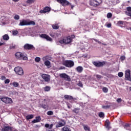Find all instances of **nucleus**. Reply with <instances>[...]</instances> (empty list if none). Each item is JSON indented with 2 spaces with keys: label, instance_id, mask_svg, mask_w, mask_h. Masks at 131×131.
Returning <instances> with one entry per match:
<instances>
[{
  "label": "nucleus",
  "instance_id": "1",
  "mask_svg": "<svg viewBox=\"0 0 131 131\" xmlns=\"http://www.w3.org/2000/svg\"><path fill=\"white\" fill-rule=\"evenodd\" d=\"M15 56L16 59L19 60H27L28 59L27 57L25 56L24 54L21 52H16L15 54Z\"/></svg>",
  "mask_w": 131,
  "mask_h": 131
},
{
  "label": "nucleus",
  "instance_id": "2",
  "mask_svg": "<svg viewBox=\"0 0 131 131\" xmlns=\"http://www.w3.org/2000/svg\"><path fill=\"white\" fill-rule=\"evenodd\" d=\"M63 66L66 68H71L74 66V62L71 60H66L63 61Z\"/></svg>",
  "mask_w": 131,
  "mask_h": 131
},
{
  "label": "nucleus",
  "instance_id": "3",
  "mask_svg": "<svg viewBox=\"0 0 131 131\" xmlns=\"http://www.w3.org/2000/svg\"><path fill=\"white\" fill-rule=\"evenodd\" d=\"M14 71L16 75L19 76H23L24 75V71H23V69L20 67H16L14 68Z\"/></svg>",
  "mask_w": 131,
  "mask_h": 131
},
{
  "label": "nucleus",
  "instance_id": "4",
  "mask_svg": "<svg viewBox=\"0 0 131 131\" xmlns=\"http://www.w3.org/2000/svg\"><path fill=\"white\" fill-rule=\"evenodd\" d=\"M0 99L2 102H3L6 104H11L13 103V100L11 98L4 97L0 98Z\"/></svg>",
  "mask_w": 131,
  "mask_h": 131
},
{
  "label": "nucleus",
  "instance_id": "5",
  "mask_svg": "<svg viewBox=\"0 0 131 131\" xmlns=\"http://www.w3.org/2000/svg\"><path fill=\"white\" fill-rule=\"evenodd\" d=\"M106 64L105 61H93V64L97 68L102 67Z\"/></svg>",
  "mask_w": 131,
  "mask_h": 131
},
{
  "label": "nucleus",
  "instance_id": "6",
  "mask_svg": "<svg viewBox=\"0 0 131 131\" xmlns=\"http://www.w3.org/2000/svg\"><path fill=\"white\" fill-rule=\"evenodd\" d=\"M59 77L60 78L63 79L64 80L70 82L71 80L70 77L66 73L60 74Z\"/></svg>",
  "mask_w": 131,
  "mask_h": 131
},
{
  "label": "nucleus",
  "instance_id": "7",
  "mask_svg": "<svg viewBox=\"0 0 131 131\" xmlns=\"http://www.w3.org/2000/svg\"><path fill=\"white\" fill-rule=\"evenodd\" d=\"M24 48L25 50H35V48L34 46L31 44L29 43H26L24 46Z\"/></svg>",
  "mask_w": 131,
  "mask_h": 131
},
{
  "label": "nucleus",
  "instance_id": "8",
  "mask_svg": "<svg viewBox=\"0 0 131 131\" xmlns=\"http://www.w3.org/2000/svg\"><path fill=\"white\" fill-rule=\"evenodd\" d=\"M102 3V0H91V6L93 7H98Z\"/></svg>",
  "mask_w": 131,
  "mask_h": 131
},
{
  "label": "nucleus",
  "instance_id": "9",
  "mask_svg": "<svg viewBox=\"0 0 131 131\" xmlns=\"http://www.w3.org/2000/svg\"><path fill=\"white\" fill-rule=\"evenodd\" d=\"M51 8L49 6L45 7L43 10H41L39 11V13L40 14H48V13L51 12Z\"/></svg>",
  "mask_w": 131,
  "mask_h": 131
},
{
  "label": "nucleus",
  "instance_id": "10",
  "mask_svg": "<svg viewBox=\"0 0 131 131\" xmlns=\"http://www.w3.org/2000/svg\"><path fill=\"white\" fill-rule=\"evenodd\" d=\"M66 124V122L64 121V120L61 119L59 122H57L56 127V128L61 127L65 126Z\"/></svg>",
  "mask_w": 131,
  "mask_h": 131
},
{
  "label": "nucleus",
  "instance_id": "11",
  "mask_svg": "<svg viewBox=\"0 0 131 131\" xmlns=\"http://www.w3.org/2000/svg\"><path fill=\"white\" fill-rule=\"evenodd\" d=\"M57 3L60 4L63 7H66V6H69L70 3L67 0H56Z\"/></svg>",
  "mask_w": 131,
  "mask_h": 131
},
{
  "label": "nucleus",
  "instance_id": "12",
  "mask_svg": "<svg viewBox=\"0 0 131 131\" xmlns=\"http://www.w3.org/2000/svg\"><path fill=\"white\" fill-rule=\"evenodd\" d=\"M41 77L46 82H49L51 80V76L48 74H43Z\"/></svg>",
  "mask_w": 131,
  "mask_h": 131
},
{
  "label": "nucleus",
  "instance_id": "13",
  "mask_svg": "<svg viewBox=\"0 0 131 131\" xmlns=\"http://www.w3.org/2000/svg\"><path fill=\"white\" fill-rule=\"evenodd\" d=\"M40 37L43 39H46L47 41H53V39L51 38L49 35L46 34H41L40 35Z\"/></svg>",
  "mask_w": 131,
  "mask_h": 131
},
{
  "label": "nucleus",
  "instance_id": "14",
  "mask_svg": "<svg viewBox=\"0 0 131 131\" xmlns=\"http://www.w3.org/2000/svg\"><path fill=\"white\" fill-rule=\"evenodd\" d=\"M125 76L126 80L131 82L130 71L129 70H126Z\"/></svg>",
  "mask_w": 131,
  "mask_h": 131
},
{
  "label": "nucleus",
  "instance_id": "15",
  "mask_svg": "<svg viewBox=\"0 0 131 131\" xmlns=\"http://www.w3.org/2000/svg\"><path fill=\"white\" fill-rule=\"evenodd\" d=\"M28 19H23L20 20L19 26H28Z\"/></svg>",
  "mask_w": 131,
  "mask_h": 131
},
{
  "label": "nucleus",
  "instance_id": "16",
  "mask_svg": "<svg viewBox=\"0 0 131 131\" xmlns=\"http://www.w3.org/2000/svg\"><path fill=\"white\" fill-rule=\"evenodd\" d=\"M72 41V39L70 36H68L67 37L63 38V42H64V43L66 45L69 44L71 43Z\"/></svg>",
  "mask_w": 131,
  "mask_h": 131
},
{
  "label": "nucleus",
  "instance_id": "17",
  "mask_svg": "<svg viewBox=\"0 0 131 131\" xmlns=\"http://www.w3.org/2000/svg\"><path fill=\"white\" fill-rule=\"evenodd\" d=\"M110 125V121L108 120H106L105 122V127H106V129H108V130H109L111 128V127Z\"/></svg>",
  "mask_w": 131,
  "mask_h": 131
},
{
  "label": "nucleus",
  "instance_id": "18",
  "mask_svg": "<svg viewBox=\"0 0 131 131\" xmlns=\"http://www.w3.org/2000/svg\"><path fill=\"white\" fill-rule=\"evenodd\" d=\"M126 11H127L125 12L126 15H127V16H129V17H131V7H127Z\"/></svg>",
  "mask_w": 131,
  "mask_h": 131
},
{
  "label": "nucleus",
  "instance_id": "19",
  "mask_svg": "<svg viewBox=\"0 0 131 131\" xmlns=\"http://www.w3.org/2000/svg\"><path fill=\"white\" fill-rule=\"evenodd\" d=\"M64 99L67 100H72L74 99L73 97L72 96L68 95H65L64 96Z\"/></svg>",
  "mask_w": 131,
  "mask_h": 131
},
{
  "label": "nucleus",
  "instance_id": "20",
  "mask_svg": "<svg viewBox=\"0 0 131 131\" xmlns=\"http://www.w3.org/2000/svg\"><path fill=\"white\" fill-rule=\"evenodd\" d=\"M11 128V126H6L4 125L3 127L2 128V131H10V129Z\"/></svg>",
  "mask_w": 131,
  "mask_h": 131
},
{
  "label": "nucleus",
  "instance_id": "21",
  "mask_svg": "<svg viewBox=\"0 0 131 131\" xmlns=\"http://www.w3.org/2000/svg\"><path fill=\"white\" fill-rule=\"evenodd\" d=\"M83 69L82 68V67L81 66H78L76 68V71L79 73H81L83 71Z\"/></svg>",
  "mask_w": 131,
  "mask_h": 131
},
{
  "label": "nucleus",
  "instance_id": "22",
  "mask_svg": "<svg viewBox=\"0 0 131 131\" xmlns=\"http://www.w3.org/2000/svg\"><path fill=\"white\" fill-rule=\"evenodd\" d=\"M30 25L34 26V25H35V22L34 21L30 20V19H28V26H30Z\"/></svg>",
  "mask_w": 131,
  "mask_h": 131
},
{
  "label": "nucleus",
  "instance_id": "23",
  "mask_svg": "<svg viewBox=\"0 0 131 131\" xmlns=\"http://www.w3.org/2000/svg\"><path fill=\"white\" fill-rule=\"evenodd\" d=\"M80 109L79 107L74 108L73 110H72V112L76 114H78L79 113Z\"/></svg>",
  "mask_w": 131,
  "mask_h": 131
},
{
  "label": "nucleus",
  "instance_id": "24",
  "mask_svg": "<svg viewBox=\"0 0 131 131\" xmlns=\"http://www.w3.org/2000/svg\"><path fill=\"white\" fill-rule=\"evenodd\" d=\"M45 126L46 128H48L49 129H52V128H53V124H51L50 125L49 123H46L45 125Z\"/></svg>",
  "mask_w": 131,
  "mask_h": 131
},
{
  "label": "nucleus",
  "instance_id": "25",
  "mask_svg": "<svg viewBox=\"0 0 131 131\" xmlns=\"http://www.w3.org/2000/svg\"><path fill=\"white\" fill-rule=\"evenodd\" d=\"M34 117V116H33V115L32 114H31V115H27L26 117V118L27 120H29L30 119H33Z\"/></svg>",
  "mask_w": 131,
  "mask_h": 131
},
{
  "label": "nucleus",
  "instance_id": "26",
  "mask_svg": "<svg viewBox=\"0 0 131 131\" xmlns=\"http://www.w3.org/2000/svg\"><path fill=\"white\" fill-rule=\"evenodd\" d=\"M41 106L42 107L43 109L45 110H48L49 109V105L46 104L42 103L41 104Z\"/></svg>",
  "mask_w": 131,
  "mask_h": 131
},
{
  "label": "nucleus",
  "instance_id": "27",
  "mask_svg": "<svg viewBox=\"0 0 131 131\" xmlns=\"http://www.w3.org/2000/svg\"><path fill=\"white\" fill-rule=\"evenodd\" d=\"M3 39L5 41H8L9 40V36L8 34H5L3 36Z\"/></svg>",
  "mask_w": 131,
  "mask_h": 131
},
{
  "label": "nucleus",
  "instance_id": "28",
  "mask_svg": "<svg viewBox=\"0 0 131 131\" xmlns=\"http://www.w3.org/2000/svg\"><path fill=\"white\" fill-rule=\"evenodd\" d=\"M62 131H71L70 128L68 127L67 126H64L61 129Z\"/></svg>",
  "mask_w": 131,
  "mask_h": 131
},
{
  "label": "nucleus",
  "instance_id": "29",
  "mask_svg": "<svg viewBox=\"0 0 131 131\" xmlns=\"http://www.w3.org/2000/svg\"><path fill=\"white\" fill-rule=\"evenodd\" d=\"M44 64L46 66L49 67L50 66H51V62L49 60H46L45 61Z\"/></svg>",
  "mask_w": 131,
  "mask_h": 131
},
{
  "label": "nucleus",
  "instance_id": "30",
  "mask_svg": "<svg viewBox=\"0 0 131 131\" xmlns=\"http://www.w3.org/2000/svg\"><path fill=\"white\" fill-rule=\"evenodd\" d=\"M12 85L14 88H18V86H19V83H18L17 82H13L12 83Z\"/></svg>",
  "mask_w": 131,
  "mask_h": 131
},
{
  "label": "nucleus",
  "instance_id": "31",
  "mask_svg": "<svg viewBox=\"0 0 131 131\" xmlns=\"http://www.w3.org/2000/svg\"><path fill=\"white\" fill-rule=\"evenodd\" d=\"M130 127V125L128 123H126L124 125V128L127 130H129V128H129Z\"/></svg>",
  "mask_w": 131,
  "mask_h": 131
},
{
  "label": "nucleus",
  "instance_id": "32",
  "mask_svg": "<svg viewBox=\"0 0 131 131\" xmlns=\"http://www.w3.org/2000/svg\"><path fill=\"white\" fill-rule=\"evenodd\" d=\"M83 128L85 131H90V128L88 126L86 125H83Z\"/></svg>",
  "mask_w": 131,
  "mask_h": 131
},
{
  "label": "nucleus",
  "instance_id": "33",
  "mask_svg": "<svg viewBox=\"0 0 131 131\" xmlns=\"http://www.w3.org/2000/svg\"><path fill=\"white\" fill-rule=\"evenodd\" d=\"M111 105H103L102 106V108L107 110L109 109L111 107Z\"/></svg>",
  "mask_w": 131,
  "mask_h": 131
},
{
  "label": "nucleus",
  "instance_id": "34",
  "mask_svg": "<svg viewBox=\"0 0 131 131\" xmlns=\"http://www.w3.org/2000/svg\"><path fill=\"white\" fill-rule=\"evenodd\" d=\"M98 116L100 118H103L104 117V114L102 112H101L99 113Z\"/></svg>",
  "mask_w": 131,
  "mask_h": 131
},
{
  "label": "nucleus",
  "instance_id": "35",
  "mask_svg": "<svg viewBox=\"0 0 131 131\" xmlns=\"http://www.w3.org/2000/svg\"><path fill=\"white\" fill-rule=\"evenodd\" d=\"M51 90V88L49 86H46L45 88H44V91L45 92H49Z\"/></svg>",
  "mask_w": 131,
  "mask_h": 131
},
{
  "label": "nucleus",
  "instance_id": "36",
  "mask_svg": "<svg viewBox=\"0 0 131 131\" xmlns=\"http://www.w3.org/2000/svg\"><path fill=\"white\" fill-rule=\"evenodd\" d=\"M52 28H53V29H58L59 28V26L58 25L55 24V25H52Z\"/></svg>",
  "mask_w": 131,
  "mask_h": 131
},
{
  "label": "nucleus",
  "instance_id": "37",
  "mask_svg": "<svg viewBox=\"0 0 131 131\" xmlns=\"http://www.w3.org/2000/svg\"><path fill=\"white\" fill-rule=\"evenodd\" d=\"M102 91L104 93H107L108 92V89L107 88H106V87H103L102 88Z\"/></svg>",
  "mask_w": 131,
  "mask_h": 131
},
{
  "label": "nucleus",
  "instance_id": "38",
  "mask_svg": "<svg viewBox=\"0 0 131 131\" xmlns=\"http://www.w3.org/2000/svg\"><path fill=\"white\" fill-rule=\"evenodd\" d=\"M47 115L52 116L53 115V112L52 111H49L47 113Z\"/></svg>",
  "mask_w": 131,
  "mask_h": 131
},
{
  "label": "nucleus",
  "instance_id": "39",
  "mask_svg": "<svg viewBox=\"0 0 131 131\" xmlns=\"http://www.w3.org/2000/svg\"><path fill=\"white\" fill-rule=\"evenodd\" d=\"M35 61L36 62H39L40 61V58L39 57H36L35 58Z\"/></svg>",
  "mask_w": 131,
  "mask_h": 131
},
{
  "label": "nucleus",
  "instance_id": "40",
  "mask_svg": "<svg viewBox=\"0 0 131 131\" xmlns=\"http://www.w3.org/2000/svg\"><path fill=\"white\" fill-rule=\"evenodd\" d=\"M78 86L80 88H83V84L81 81H79L78 83L77 84Z\"/></svg>",
  "mask_w": 131,
  "mask_h": 131
},
{
  "label": "nucleus",
  "instance_id": "41",
  "mask_svg": "<svg viewBox=\"0 0 131 131\" xmlns=\"http://www.w3.org/2000/svg\"><path fill=\"white\" fill-rule=\"evenodd\" d=\"M49 58V56H46L43 57V58H42L43 61H45L46 60H48V59Z\"/></svg>",
  "mask_w": 131,
  "mask_h": 131
},
{
  "label": "nucleus",
  "instance_id": "42",
  "mask_svg": "<svg viewBox=\"0 0 131 131\" xmlns=\"http://www.w3.org/2000/svg\"><path fill=\"white\" fill-rule=\"evenodd\" d=\"M36 120H37V121H38V122H40L41 120V118H40V116H37L36 117Z\"/></svg>",
  "mask_w": 131,
  "mask_h": 131
},
{
  "label": "nucleus",
  "instance_id": "43",
  "mask_svg": "<svg viewBox=\"0 0 131 131\" xmlns=\"http://www.w3.org/2000/svg\"><path fill=\"white\" fill-rule=\"evenodd\" d=\"M10 131H18V130H17V129L10 126Z\"/></svg>",
  "mask_w": 131,
  "mask_h": 131
},
{
  "label": "nucleus",
  "instance_id": "44",
  "mask_svg": "<svg viewBox=\"0 0 131 131\" xmlns=\"http://www.w3.org/2000/svg\"><path fill=\"white\" fill-rule=\"evenodd\" d=\"M33 3H34V1H33V0H27V4H33Z\"/></svg>",
  "mask_w": 131,
  "mask_h": 131
},
{
  "label": "nucleus",
  "instance_id": "45",
  "mask_svg": "<svg viewBox=\"0 0 131 131\" xmlns=\"http://www.w3.org/2000/svg\"><path fill=\"white\" fill-rule=\"evenodd\" d=\"M123 76V73L122 72H119L118 73V77L120 78H122Z\"/></svg>",
  "mask_w": 131,
  "mask_h": 131
},
{
  "label": "nucleus",
  "instance_id": "46",
  "mask_svg": "<svg viewBox=\"0 0 131 131\" xmlns=\"http://www.w3.org/2000/svg\"><path fill=\"white\" fill-rule=\"evenodd\" d=\"M96 77L97 78V79H101L102 78V76L101 75H96Z\"/></svg>",
  "mask_w": 131,
  "mask_h": 131
},
{
  "label": "nucleus",
  "instance_id": "47",
  "mask_svg": "<svg viewBox=\"0 0 131 131\" xmlns=\"http://www.w3.org/2000/svg\"><path fill=\"white\" fill-rule=\"evenodd\" d=\"M10 82V80L9 79H7L5 80V84H9Z\"/></svg>",
  "mask_w": 131,
  "mask_h": 131
},
{
  "label": "nucleus",
  "instance_id": "48",
  "mask_svg": "<svg viewBox=\"0 0 131 131\" xmlns=\"http://www.w3.org/2000/svg\"><path fill=\"white\" fill-rule=\"evenodd\" d=\"M18 33V31H13L12 32V34L13 35H17V34Z\"/></svg>",
  "mask_w": 131,
  "mask_h": 131
},
{
  "label": "nucleus",
  "instance_id": "49",
  "mask_svg": "<svg viewBox=\"0 0 131 131\" xmlns=\"http://www.w3.org/2000/svg\"><path fill=\"white\" fill-rule=\"evenodd\" d=\"M117 25H122V24H123V21L121 20V21H119L117 23Z\"/></svg>",
  "mask_w": 131,
  "mask_h": 131
},
{
  "label": "nucleus",
  "instance_id": "50",
  "mask_svg": "<svg viewBox=\"0 0 131 131\" xmlns=\"http://www.w3.org/2000/svg\"><path fill=\"white\" fill-rule=\"evenodd\" d=\"M121 61H123L125 60V57L124 56H121L120 57Z\"/></svg>",
  "mask_w": 131,
  "mask_h": 131
},
{
  "label": "nucleus",
  "instance_id": "51",
  "mask_svg": "<svg viewBox=\"0 0 131 131\" xmlns=\"http://www.w3.org/2000/svg\"><path fill=\"white\" fill-rule=\"evenodd\" d=\"M32 123H38V121L37 120V119H34L33 121H32Z\"/></svg>",
  "mask_w": 131,
  "mask_h": 131
},
{
  "label": "nucleus",
  "instance_id": "52",
  "mask_svg": "<svg viewBox=\"0 0 131 131\" xmlns=\"http://www.w3.org/2000/svg\"><path fill=\"white\" fill-rule=\"evenodd\" d=\"M6 79V77L5 76H2L1 77V80H5Z\"/></svg>",
  "mask_w": 131,
  "mask_h": 131
},
{
  "label": "nucleus",
  "instance_id": "53",
  "mask_svg": "<svg viewBox=\"0 0 131 131\" xmlns=\"http://www.w3.org/2000/svg\"><path fill=\"white\" fill-rule=\"evenodd\" d=\"M10 49H16V46H11L10 47Z\"/></svg>",
  "mask_w": 131,
  "mask_h": 131
},
{
  "label": "nucleus",
  "instance_id": "54",
  "mask_svg": "<svg viewBox=\"0 0 131 131\" xmlns=\"http://www.w3.org/2000/svg\"><path fill=\"white\" fill-rule=\"evenodd\" d=\"M121 101H122L121 98H118L117 100V102L118 103H120V102H121Z\"/></svg>",
  "mask_w": 131,
  "mask_h": 131
},
{
  "label": "nucleus",
  "instance_id": "55",
  "mask_svg": "<svg viewBox=\"0 0 131 131\" xmlns=\"http://www.w3.org/2000/svg\"><path fill=\"white\" fill-rule=\"evenodd\" d=\"M107 17H112V14L111 13H108L107 14Z\"/></svg>",
  "mask_w": 131,
  "mask_h": 131
},
{
  "label": "nucleus",
  "instance_id": "56",
  "mask_svg": "<svg viewBox=\"0 0 131 131\" xmlns=\"http://www.w3.org/2000/svg\"><path fill=\"white\" fill-rule=\"evenodd\" d=\"M112 26V24H108L107 25V27H108V28H110V27H111Z\"/></svg>",
  "mask_w": 131,
  "mask_h": 131
},
{
  "label": "nucleus",
  "instance_id": "57",
  "mask_svg": "<svg viewBox=\"0 0 131 131\" xmlns=\"http://www.w3.org/2000/svg\"><path fill=\"white\" fill-rule=\"evenodd\" d=\"M59 43H61V44L64 43V42H63V40H60L59 41Z\"/></svg>",
  "mask_w": 131,
  "mask_h": 131
},
{
  "label": "nucleus",
  "instance_id": "58",
  "mask_svg": "<svg viewBox=\"0 0 131 131\" xmlns=\"http://www.w3.org/2000/svg\"><path fill=\"white\" fill-rule=\"evenodd\" d=\"M14 18L15 19V20H19V19H20L19 17H14Z\"/></svg>",
  "mask_w": 131,
  "mask_h": 131
},
{
  "label": "nucleus",
  "instance_id": "59",
  "mask_svg": "<svg viewBox=\"0 0 131 131\" xmlns=\"http://www.w3.org/2000/svg\"><path fill=\"white\" fill-rule=\"evenodd\" d=\"M105 104H106V105L111 104V103L109 102H108V101H106Z\"/></svg>",
  "mask_w": 131,
  "mask_h": 131
},
{
  "label": "nucleus",
  "instance_id": "60",
  "mask_svg": "<svg viewBox=\"0 0 131 131\" xmlns=\"http://www.w3.org/2000/svg\"><path fill=\"white\" fill-rule=\"evenodd\" d=\"M64 69H65V68L64 67H60L61 70H64Z\"/></svg>",
  "mask_w": 131,
  "mask_h": 131
},
{
  "label": "nucleus",
  "instance_id": "61",
  "mask_svg": "<svg viewBox=\"0 0 131 131\" xmlns=\"http://www.w3.org/2000/svg\"><path fill=\"white\" fill-rule=\"evenodd\" d=\"M4 43H2V42H0V46H2L4 45Z\"/></svg>",
  "mask_w": 131,
  "mask_h": 131
},
{
  "label": "nucleus",
  "instance_id": "62",
  "mask_svg": "<svg viewBox=\"0 0 131 131\" xmlns=\"http://www.w3.org/2000/svg\"><path fill=\"white\" fill-rule=\"evenodd\" d=\"M13 2H15V3H17L19 0H13Z\"/></svg>",
  "mask_w": 131,
  "mask_h": 131
},
{
  "label": "nucleus",
  "instance_id": "63",
  "mask_svg": "<svg viewBox=\"0 0 131 131\" xmlns=\"http://www.w3.org/2000/svg\"><path fill=\"white\" fill-rule=\"evenodd\" d=\"M72 37H73V38H74L75 36L73 35L72 36Z\"/></svg>",
  "mask_w": 131,
  "mask_h": 131
},
{
  "label": "nucleus",
  "instance_id": "64",
  "mask_svg": "<svg viewBox=\"0 0 131 131\" xmlns=\"http://www.w3.org/2000/svg\"><path fill=\"white\" fill-rule=\"evenodd\" d=\"M129 90H130V91H131V86L129 87Z\"/></svg>",
  "mask_w": 131,
  "mask_h": 131
}]
</instances>
